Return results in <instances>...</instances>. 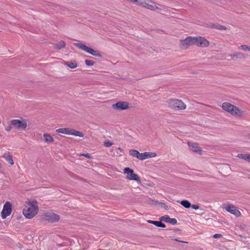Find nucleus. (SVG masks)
Segmentation results:
<instances>
[{
  "label": "nucleus",
  "mask_w": 250,
  "mask_h": 250,
  "mask_svg": "<svg viewBox=\"0 0 250 250\" xmlns=\"http://www.w3.org/2000/svg\"><path fill=\"white\" fill-rule=\"evenodd\" d=\"M44 219L49 222H58L60 220V216L53 212H46L44 215Z\"/></svg>",
  "instance_id": "nucleus-8"
},
{
  "label": "nucleus",
  "mask_w": 250,
  "mask_h": 250,
  "mask_svg": "<svg viewBox=\"0 0 250 250\" xmlns=\"http://www.w3.org/2000/svg\"><path fill=\"white\" fill-rule=\"evenodd\" d=\"M223 109L235 117H242L244 112L236 106L228 102H224L221 105Z\"/></svg>",
  "instance_id": "nucleus-2"
},
{
  "label": "nucleus",
  "mask_w": 250,
  "mask_h": 250,
  "mask_svg": "<svg viewBox=\"0 0 250 250\" xmlns=\"http://www.w3.org/2000/svg\"><path fill=\"white\" fill-rule=\"evenodd\" d=\"M71 129L69 128H60L56 129V132L58 133H62L67 135H70Z\"/></svg>",
  "instance_id": "nucleus-14"
},
{
  "label": "nucleus",
  "mask_w": 250,
  "mask_h": 250,
  "mask_svg": "<svg viewBox=\"0 0 250 250\" xmlns=\"http://www.w3.org/2000/svg\"><path fill=\"white\" fill-rule=\"evenodd\" d=\"M168 223L172 225H175L177 224V221L175 218H170Z\"/></svg>",
  "instance_id": "nucleus-34"
},
{
  "label": "nucleus",
  "mask_w": 250,
  "mask_h": 250,
  "mask_svg": "<svg viewBox=\"0 0 250 250\" xmlns=\"http://www.w3.org/2000/svg\"><path fill=\"white\" fill-rule=\"evenodd\" d=\"M38 206L36 200L25 202V207L23 209V214L26 218L31 219L38 213Z\"/></svg>",
  "instance_id": "nucleus-1"
},
{
  "label": "nucleus",
  "mask_w": 250,
  "mask_h": 250,
  "mask_svg": "<svg viewBox=\"0 0 250 250\" xmlns=\"http://www.w3.org/2000/svg\"><path fill=\"white\" fill-rule=\"evenodd\" d=\"M168 106L175 110H184L186 105L183 101L178 99H171L168 102Z\"/></svg>",
  "instance_id": "nucleus-4"
},
{
  "label": "nucleus",
  "mask_w": 250,
  "mask_h": 250,
  "mask_svg": "<svg viewBox=\"0 0 250 250\" xmlns=\"http://www.w3.org/2000/svg\"><path fill=\"white\" fill-rule=\"evenodd\" d=\"M112 108L116 110H126L129 108V104L126 102L120 101L112 104Z\"/></svg>",
  "instance_id": "nucleus-10"
},
{
  "label": "nucleus",
  "mask_w": 250,
  "mask_h": 250,
  "mask_svg": "<svg viewBox=\"0 0 250 250\" xmlns=\"http://www.w3.org/2000/svg\"><path fill=\"white\" fill-rule=\"evenodd\" d=\"M112 145H113V143L109 141H105L104 142V145L106 147H109V146H111Z\"/></svg>",
  "instance_id": "nucleus-33"
},
{
  "label": "nucleus",
  "mask_w": 250,
  "mask_h": 250,
  "mask_svg": "<svg viewBox=\"0 0 250 250\" xmlns=\"http://www.w3.org/2000/svg\"><path fill=\"white\" fill-rule=\"evenodd\" d=\"M124 172L127 174L126 178L130 180H135L137 182H140V178L137 174L134 172L133 169L129 167H125L124 168Z\"/></svg>",
  "instance_id": "nucleus-5"
},
{
  "label": "nucleus",
  "mask_w": 250,
  "mask_h": 250,
  "mask_svg": "<svg viewBox=\"0 0 250 250\" xmlns=\"http://www.w3.org/2000/svg\"><path fill=\"white\" fill-rule=\"evenodd\" d=\"M12 127L13 126L11 125H9L8 126H7L6 128H5V130L7 131H10L11 130V129H12Z\"/></svg>",
  "instance_id": "nucleus-38"
},
{
  "label": "nucleus",
  "mask_w": 250,
  "mask_h": 250,
  "mask_svg": "<svg viewBox=\"0 0 250 250\" xmlns=\"http://www.w3.org/2000/svg\"><path fill=\"white\" fill-rule=\"evenodd\" d=\"M237 157L250 162V154H238Z\"/></svg>",
  "instance_id": "nucleus-21"
},
{
  "label": "nucleus",
  "mask_w": 250,
  "mask_h": 250,
  "mask_svg": "<svg viewBox=\"0 0 250 250\" xmlns=\"http://www.w3.org/2000/svg\"><path fill=\"white\" fill-rule=\"evenodd\" d=\"M85 63L87 66H92L94 65V62L89 60H86L85 61Z\"/></svg>",
  "instance_id": "nucleus-31"
},
{
  "label": "nucleus",
  "mask_w": 250,
  "mask_h": 250,
  "mask_svg": "<svg viewBox=\"0 0 250 250\" xmlns=\"http://www.w3.org/2000/svg\"><path fill=\"white\" fill-rule=\"evenodd\" d=\"M71 132H72V133H71L70 135H73L76 136H79L81 137H83V134L80 131H76L74 129H71Z\"/></svg>",
  "instance_id": "nucleus-25"
},
{
  "label": "nucleus",
  "mask_w": 250,
  "mask_h": 250,
  "mask_svg": "<svg viewBox=\"0 0 250 250\" xmlns=\"http://www.w3.org/2000/svg\"><path fill=\"white\" fill-rule=\"evenodd\" d=\"M175 240L176 241H178V242H183V243H187L186 242L182 241H180V240H179V239H175Z\"/></svg>",
  "instance_id": "nucleus-40"
},
{
  "label": "nucleus",
  "mask_w": 250,
  "mask_h": 250,
  "mask_svg": "<svg viewBox=\"0 0 250 250\" xmlns=\"http://www.w3.org/2000/svg\"><path fill=\"white\" fill-rule=\"evenodd\" d=\"M188 41L189 43V45L191 46L192 45H195V40L196 37H188Z\"/></svg>",
  "instance_id": "nucleus-27"
},
{
  "label": "nucleus",
  "mask_w": 250,
  "mask_h": 250,
  "mask_svg": "<svg viewBox=\"0 0 250 250\" xmlns=\"http://www.w3.org/2000/svg\"><path fill=\"white\" fill-rule=\"evenodd\" d=\"M221 236H222L221 234L216 233V234H215L213 235V237L214 238H218L221 237Z\"/></svg>",
  "instance_id": "nucleus-39"
},
{
  "label": "nucleus",
  "mask_w": 250,
  "mask_h": 250,
  "mask_svg": "<svg viewBox=\"0 0 250 250\" xmlns=\"http://www.w3.org/2000/svg\"><path fill=\"white\" fill-rule=\"evenodd\" d=\"M188 146L192 147L194 151L197 152V153H200L201 152V149L200 147H199L196 143H188Z\"/></svg>",
  "instance_id": "nucleus-15"
},
{
  "label": "nucleus",
  "mask_w": 250,
  "mask_h": 250,
  "mask_svg": "<svg viewBox=\"0 0 250 250\" xmlns=\"http://www.w3.org/2000/svg\"><path fill=\"white\" fill-rule=\"evenodd\" d=\"M10 124L14 128L21 130H25L27 126L26 120L22 118H21V120H12L10 121Z\"/></svg>",
  "instance_id": "nucleus-3"
},
{
  "label": "nucleus",
  "mask_w": 250,
  "mask_h": 250,
  "mask_svg": "<svg viewBox=\"0 0 250 250\" xmlns=\"http://www.w3.org/2000/svg\"><path fill=\"white\" fill-rule=\"evenodd\" d=\"M232 58H245V56H247L246 55H244L242 54V53L236 52L232 55H229Z\"/></svg>",
  "instance_id": "nucleus-22"
},
{
  "label": "nucleus",
  "mask_w": 250,
  "mask_h": 250,
  "mask_svg": "<svg viewBox=\"0 0 250 250\" xmlns=\"http://www.w3.org/2000/svg\"><path fill=\"white\" fill-rule=\"evenodd\" d=\"M92 55L95 56V57H101L102 56L101 54L98 52L97 51L94 50L93 53L92 54Z\"/></svg>",
  "instance_id": "nucleus-35"
},
{
  "label": "nucleus",
  "mask_w": 250,
  "mask_h": 250,
  "mask_svg": "<svg viewBox=\"0 0 250 250\" xmlns=\"http://www.w3.org/2000/svg\"><path fill=\"white\" fill-rule=\"evenodd\" d=\"M3 157L10 165H13L14 164V161L12 159V156L9 154V153L4 154L3 155Z\"/></svg>",
  "instance_id": "nucleus-18"
},
{
  "label": "nucleus",
  "mask_w": 250,
  "mask_h": 250,
  "mask_svg": "<svg viewBox=\"0 0 250 250\" xmlns=\"http://www.w3.org/2000/svg\"><path fill=\"white\" fill-rule=\"evenodd\" d=\"M146 8H147V9H149V10H152V11H154L156 9H159V7H157L156 5L155 4H149L148 3H146Z\"/></svg>",
  "instance_id": "nucleus-26"
},
{
  "label": "nucleus",
  "mask_w": 250,
  "mask_h": 250,
  "mask_svg": "<svg viewBox=\"0 0 250 250\" xmlns=\"http://www.w3.org/2000/svg\"><path fill=\"white\" fill-rule=\"evenodd\" d=\"M191 207L193 209H195V210L198 209L199 208V205H198L197 204H194V205H191Z\"/></svg>",
  "instance_id": "nucleus-37"
},
{
  "label": "nucleus",
  "mask_w": 250,
  "mask_h": 250,
  "mask_svg": "<svg viewBox=\"0 0 250 250\" xmlns=\"http://www.w3.org/2000/svg\"><path fill=\"white\" fill-rule=\"evenodd\" d=\"M170 218L169 217V216L168 215H166L163 216L161 217V219L162 221H165L166 222L168 223Z\"/></svg>",
  "instance_id": "nucleus-30"
},
{
  "label": "nucleus",
  "mask_w": 250,
  "mask_h": 250,
  "mask_svg": "<svg viewBox=\"0 0 250 250\" xmlns=\"http://www.w3.org/2000/svg\"><path fill=\"white\" fill-rule=\"evenodd\" d=\"M129 154L132 156L136 157L140 160L141 153H140L138 150L135 149H131L129 150Z\"/></svg>",
  "instance_id": "nucleus-19"
},
{
  "label": "nucleus",
  "mask_w": 250,
  "mask_h": 250,
  "mask_svg": "<svg viewBox=\"0 0 250 250\" xmlns=\"http://www.w3.org/2000/svg\"><path fill=\"white\" fill-rule=\"evenodd\" d=\"M147 222L149 224H152L158 227L165 228L166 225L165 224L162 223L161 221L147 220Z\"/></svg>",
  "instance_id": "nucleus-16"
},
{
  "label": "nucleus",
  "mask_w": 250,
  "mask_h": 250,
  "mask_svg": "<svg viewBox=\"0 0 250 250\" xmlns=\"http://www.w3.org/2000/svg\"><path fill=\"white\" fill-rule=\"evenodd\" d=\"M157 155L155 152H146L141 153L140 160H143L149 158H153L156 157Z\"/></svg>",
  "instance_id": "nucleus-12"
},
{
  "label": "nucleus",
  "mask_w": 250,
  "mask_h": 250,
  "mask_svg": "<svg viewBox=\"0 0 250 250\" xmlns=\"http://www.w3.org/2000/svg\"><path fill=\"white\" fill-rule=\"evenodd\" d=\"M1 167V164L0 163V167Z\"/></svg>",
  "instance_id": "nucleus-41"
},
{
  "label": "nucleus",
  "mask_w": 250,
  "mask_h": 250,
  "mask_svg": "<svg viewBox=\"0 0 250 250\" xmlns=\"http://www.w3.org/2000/svg\"><path fill=\"white\" fill-rule=\"evenodd\" d=\"M188 37L184 39L180 40V48L182 49H187L188 48L190 45H189V43L188 41Z\"/></svg>",
  "instance_id": "nucleus-13"
},
{
  "label": "nucleus",
  "mask_w": 250,
  "mask_h": 250,
  "mask_svg": "<svg viewBox=\"0 0 250 250\" xmlns=\"http://www.w3.org/2000/svg\"><path fill=\"white\" fill-rule=\"evenodd\" d=\"M238 48L243 50H245V51L248 50V51H250V46H249L248 45H245V44L242 45L241 46H239L238 47Z\"/></svg>",
  "instance_id": "nucleus-28"
},
{
  "label": "nucleus",
  "mask_w": 250,
  "mask_h": 250,
  "mask_svg": "<svg viewBox=\"0 0 250 250\" xmlns=\"http://www.w3.org/2000/svg\"><path fill=\"white\" fill-rule=\"evenodd\" d=\"M223 208L236 217H239L241 214L237 208L233 205L229 204H225L223 205Z\"/></svg>",
  "instance_id": "nucleus-6"
},
{
  "label": "nucleus",
  "mask_w": 250,
  "mask_h": 250,
  "mask_svg": "<svg viewBox=\"0 0 250 250\" xmlns=\"http://www.w3.org/2000/svg\"><path fill=\"white\" fill-rule=\"evenodd\" d=\"M75 45L79 49L83 50L91 55H92L94 51L93 49L87 46L85 44L82 43H75Z\"/></svg>",
  "instance_id": "nucleus-11"
},
{
  "label": "nucleus",
  "mask_w": 250,
  "mask_h": 250,
  "mask_svg": "<svg viewBox=\"0 0 250 250\" xmlns=\"http://www.w3.org/2000/svg\"><path fill=\"white\" fill-rule=\"evenodd\" d=\"M64 64L71 69L75 68L78 66L77 63L76 61L66 62H64Z\"/></svg>",
  "instance_id": "nucleus-20"
},
{
  "label": "nucleus",
  "mask_w": 250,
  "mask_h": 250,
  "mask_svg": "<svg viewBox=\"0 0 250 250\" xmlns=\"http://www.w3.org/2000/svg\"><path fill=\"white\" fill-rule=\"evenodd\" d=\"M181 204L185 208H189L191 207L190 203L187 200H183L181 202Z\"/></svg>",
  "instance_id": "nucleus-24"
},
{
  "label": "nucleus",
  "mask_w": 250,
  "mask_h": 250,
  "mask_svg": "<svg viewBox=\"0 0 250 250\" xmlns=\"http://www.w3.org/2000/svg\"><path fill=\"white\" fill-rule=\"evenodd\" d=\"M80 156H84L86 158H88V159H90L91 158V156L90 155V154H89L88 153H83V154H80Z\"/></svg>",
  "instance_id": "nucleus-36"
},
{
  "label": "nucleus",
  "mask_w": 250,
  "mask_h": 250,
  "mask_svg": "<svg viewBox=\"0 0 250 250\" xmlns=\"http://www.w3.org/2000/svg\"><path fill=\"white\" fill-rule=\"evenodd\" d=\"M209 42L205 38L201 36H196L195 45L201 47H208Z\"/></svg>",
  "instance_id": "nucleus-9"
},
{
  "label": "nucleus",
  "mask_w": 250,
  "mask_h": 250,
  "mask_svg": "<svg viewBox=\"0 0 250 250\" xmlns=\"http://www.w3.org/2000/svg\"><path fill=\"white\" fill-rule=\"evenodd\" d=\"M12 211V205L9 202H6L1 212V217L2 219L6 218L10 215Z\"/></svg>",
  "instance_id": "nucleus-7"
},
{
  "label": "nucleus",
  "mask_w": 250,
  "mask_h": 250,
  "mask_svg": "<svg viewBox=\"0 0 250 250\" xmlns=\"http://www.w3.org/2000/svg\"><path fill=\"white\" fill-rule=\"evenodd\" d=\"M43 137L44 138V141L46 143H52L54 141L53 138L47 133H44Z\"/></svg>",
  "instance_id": "nucleus-23"
},
{
  "label": "nucleus",
  "mask_w": 250,
  "mask_h": 250,
  "mask_svg": "<svg viewBox=\"0 0 250 250\" xmlns=\"http://www.w3.org/2000/svg\"><path fill=\"white\" fill-rule=\"evenodd\" d=\"M65 45V42L63 41H61L57 43L54 44V47L57 50H60L62 48H64Z\"/></svg>",
  "instance_id": "nucleus-17"
},
{
  "label": "nucleus",
  "mask_w": 250,
  "mask_h": 250,
  "mask_svg": "<svg viewBox=\"0 0 250 250\" xmlns=\"http://www.w3.org/2000/svg\"><path fill=\"white\" fill-rule=\"evenodd\" d=\"M215 28L219 29V30H226L227 29L225 26L219 25V24L216 25Z\"/></svg>",
  "instance_id": "nucleus-32"
},
{
  "label": "nucleus",
  "mask_w": 250,
  "mask_h": 250,
  "mask_svg": "<svg viewBox=\"0 0 250 250\" xmlns=\"http://www.w3.org/2000/svg\"><path fill=\"white\" fill-rule=\"evenodd\" d=\"M146 0H137V4L139 5L142 6L143 7H146Z\"/></svg>",
  "instance_id": "nucleus-29"
}]
</instances>
